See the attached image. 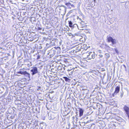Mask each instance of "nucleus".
<instances>
[{"label":"nucleus","mask_w":129,"mask_h":129,"mask_svg":"<svg viewBox=\"0 0 129 129\" xmlns=\"http://www.w3.org/2000/svg\"><path fill=\"white\" fill-rule=\"evenodd\" d=\"M57 49L60 50V48L59 47H57V48L54 47L52 48L49 51L48 54L49 55L50 57H53L55 54Z\"/></svg>","instance_id":"nucleus-1"},{"label":"nucleus","mask_w":129,"mask_h":129,"mask_svg":"<svg viewBox=\"0 0 129 129\" xmlns=\"http://www.w3.org/2000/svg\"><path fill=\"white\" fill-rule=\"evenodd\" d=\"M17 73L22 75H23L25 76L28 77L29 79L30 78V74L29 73H27L26 71H18Z\"/></svg>","instance_id":"nucleus-2"},{"label":"nucleus","mask_w":129,"mask_h":129,"mask_svg":"<svg viewBox=\"0 0 129 129\" xmlns=\"http://www.w3.org/2000/svg\"><path fill=\"white\" fill-rule=\"evenodd\" d=\"M88 54L87 55V58L89 59H91L92 58L94 59L95 57V54L94 53L90 52L88 53Z\"/></svg>","instance_id":"nucleus-3"},{"label":"nucleus","mask_w":129,"mask_h":129,"mask_svg":"<svg viewBox=\"0 0 129 129\" xmlns=\"http://www.w3.org/2000/svg\"><path fill=\"white\" fill-rule=\"evenodd\" d=\"M123 108L126 116L128 117L129 120V107L126 105H125Z\"/></svg>","instance_id":"nucleus-4"},{"label":"nucleus","mask_w":129,"mask_h":129,"mask_svg":"<svg viewBox=\"0 0 129 129\" xmlns=\"http://www.w3.org/2000/svg\"><path fill=\"white\" fill-rule=\"evenodd\" d=\"M107 39L108 42H111L113 45H114L116 43V40L115 39H113L111 36L107 37Z\"/></svg>","instance_id":"nucleus-5"},{"label":"nucleus","mask_w":129,"mask_h":129,"mask_svg":"<svg viewBox=\"0 0 129 129\" xmlns=\"http://www.w3.org/2000/svg\"><path fill=\"white\" fill-rule=\"evenodd\" d=\"M30 71L32 72L31 74L32 75H33L38 73L37 68L36 67H33Z\"/></svg>","instance_id":"nucleus-6"},{"label":"nucleus","mask_w":129,"mask_h":129,"mask_svg":"<svg viewBox=\"0 0 129 129\" xmlns=\"http://www.w3.org/2000/svg\"><path fill=\"white\" fill-rule=\"evenodd\" d=\"M120 89V87L119 86H116L115 88V91L113 94L112 95L114 96L117 95V94L119 92Z\"/></svg>","instance_id":"nucleus-7"},{"label":"nucleus","mask_w":129,"mask_h":129,"mask_svg":"<svg viewBox=\"0 0 129 129\" xmlns=\"http://www.w3.org/2000/svg\"><path fill=\"white\" fill-rule=\"evenodd\" d=\"M65 5L67 6L70 9H71L72 7L75 8V6L74 5L71 4L69 2L66 3Z\"/></svg>","instance_id":"nucleus-8"},{"label":"nucleus","mask_w":129,"mask_h":129,"mask_svg":"<svg viewBox=\"0 0 129 129\" xmlns=\"http://www.w3.org/2000/svg\"><path fill=\"white\" fill-rule=\"evenodd\" d=\"M86 24V23H85V22L81 21L80 24V28H81L83 27L86 28L87 26V25Z\"/></svg>","instance_id":"nucleus-9"},{"label":"nucleus","mask_w":129,"mask_h":129,"mask_svg":"<svg viewBox=\"0 0 129 129\" xmlns=\"http://www.w3.org/2000/svg\"><path fill=\"white\" fill-rule=\"evenodd\" d=\"M95 124L94 123L90 124L89 125H86L85 127H84V129H91L92 125H94L93 127H94Z\"/></svg>","instance_id":"nucleus-10"},{"label":"nucleus","mask_w":129,"mask_h":129,"mask_svg":"<svg viewBox=\"0 0 129 129\" xmlns=\"http://www.w3.org/2000/svg\"><path fill=\"white\" fill-rule=\"evenodd\" d=\"M4 55L3 52L0 51V62H3V59L4 57Z\"/></svg>","instance_id":"nucleus-11"},{"label":"nucleus","mask_w":129,"mask_h":129,"mask_svg":"<svg viewBox=\"0 0 129 129\" xmlns=\"http://www.w3.org/2000/svg\"><path fill=\"white\" fill-rule=\"evenodd\" d=\"M48 117L49 120H53L55 118V117L54 116L53 114H49L48 115Z\"/></svg>","instance_id":"nucleus-12"},{"label":"nucleus","mask_w":129,"mask_h":129,"mask_svg":"<svg viewBox=\"0 0 129 129\" xmlns=\"http://www.w3.org/2000/svg\"><path fill=\"white\" fill-rule=\"evenodd\" d=\"M24 62H27L28 63L27 65L29 67H30L32 65L31 62L29 61L28 59L24 60Z\"/></svg>","instance_id":"nucleus-13"},{"label":"nucleus","mask_w":129,"mask_h":129,"mask_svg":"<svg viewBox=\"0 0 129 129\" xmlns=\"http://www.w3.org/2000/svg\"><path fill=\"white\" fill-rule=\"evenodd\" d=\"M79 116L81 117L83 115L84 111L81 108H79Z\"/></svg>","instance_id":"nucleus-14"},{"label":"nucleus","mask_w":129,"mask_h":129,"mask_svg":"<svg viewBox=\"0 0 129 129\" xmlns=\"http://www.w3.org/2000/svg\"><path fill=\"white\" fill-rule=\"evenodd\" d=\"M76 27H77L78 28V29L79 30H81L83 29H82L81 28H80V27H79L76 24H74V25H73L72 26V27L71 28H74Z\"/></svg>","instance_id":"nucleus-15"},{"label":"nucleus","mask_w":129,"mask_h":129,"mask_svg":"<svg viewBox=\"0 0 129 129\" xmlns=\"http://www.w3.org/2000/svg\"><path fill=\"white\" fill-rule=\"evenodd\" d=\"M81 47H79V46H77L76 48V51L77 52H78L79 51H80L81 50Z\"/></svg>","instance_id":"nucleus-16"},{"label":"nucleus","mask_w":129,"mask_h":129,"mask_svg":"<svg viewBox=\"0 0 129 129\" xmlns=\"http://www.w3.org/2000/svg\"><path fill=\"white\" fill-rule=\"evenodd\" d=\"M106 58L108 59L110 57V55L109 53H107L105 54Z\"/></svg>","instance_id":"nucleus-17"},{"label":"nucleus","mask_w":129,"mask_h":129,"mask_svg":"<svg viewBox=\"0 0 129 129\" xmlns=\"http://www.w3.org/2000/svg\"><path fill=\"white\" fill-rule=\"evenodd\" d=\"M69 26L71 28L72 27L73 23L71 21H69Z\"/></svg>","instance_id":"nucleus-18"},{"label":"nucleus","mask_w":129,"mask_h":129,"mask_svg":"<svg viewBox=\"0 0 129 129\" xmlns=\"http://www.w3.org/2000/svg\"><path fill=\"white\" fill-rule=\"evenodd\" d=\"M86 123V122H81V124H80V125L81 126L82 125V126H85V124Z\"/></svg>","instance_id":"nucleus-19"},{"label":"nucleus","mask_w":129,"mask_h":129,"mask_svg":"<svg viewBox=\"0 0 129 129\" xmlns=\"http://www.w3.org/2000/svg\"><path fill=\"white\" fill-rule=\"evenodd\" d=\"M120 97L121 98H122V97L123 95V91H121L120 92Z\"/></svg>","instance_id":"nucleus-20"},{"label":"nucleus","mask_w":129,"mask_h":129,"mask_svg":"<svg viewBox=\"0 0 129 129\" xmlns=\"http://www.w3.org/2000/svg\"><path fill=\"white\" fill-rule=\"evenodd\" d=\"M77 68V67H73L72 68V69H68L67 70L68 71H70L72 70H73V71H74V70L75 68Z\"/></svg>","instance_id":"nucleus-21"},{"label":"nucleus","mask_w":129,"mask_h":129,"mask_svg":"<svg viewBox=\"0 0 129 129\" xmlns=\"http://www.w3.org/2000/svg\"><path fill=\"white\" fill-rule=\"evenodd\" d=\"M41 56L39 54H38L37 59L38 60L40 59V58Z\"/></svg>","instance_id":"nucleus-22"},{"label":"nucleus","mask_w":129,"mask_h":129,"mask_svg":"<svg viewBox=\"0 0 129 129\" xmlns=\"http://www.w3.org/2000/svg\"><path fill=\"white\" fill-rule=\"evenodd\" d=\"M65 80L66 81H69L70 80V79L67 77L65 78Z\"/></svg>","instance_id":"nucleus-23"},{"label":"nucleus","mask_w":129,"mask_h":129,"mask_svg":"<svg viewBox=\"0 0 129 129\" xmlns=\"http://www.w3.org/2000/svg\"><path fill=\"white\" fill-rule=\"evenodd\" d=\"M122 66L124 67V69H125V71L126 72L127 71V69L126 66L124 65V64H123Z\"/></svg>","instance_id":"nucleus-24"},{"label":"nucleus","mask_w":129,"mask_h":129,"mask_svg":"<svg viewBox=\"0 0 129 129\" xmlns=\"http://www.w3.org/2000/svg\"><path fill=\"white\" fill-rule=\"evenodd\" d=\"M3 54H4V58H8V55H5V53H3Z\"/></svg>","instance_id":"nucleus-25"},{"label":"nucleus","mask_w":129,"mask_h":129,"mask_svg":"<svg viewBox=\"0 0 129 129\" xmlns=\"http://www.w3.org/2000/svg\"><path fill=\"white\" fill-rule=\"evenodd\" d=\"M115 50L116 52L117 53H118V51L117 50V49L116 48H115L114 49Z\"/></svg>","instance_id":"nucleus-26"},{"label":"nucleus","mask_w":129,"mask_h":129,"mask_svg":"<svg viewBox=\"0 0 129 129\" xmlns=\"http://www.w3.org/2000/svg\"><path fill=\"white\" fill-rule=\"evenodd\" d=\"M61 7H63L64 8V9H65L66 10V9H67V7H66L65 6H64V5H62L61 6Z\"/></svg>","instance_id":"nucleus-27"},{"label":"nucleus","mask_w":129,"mask_h":129,"mask_svg":"<svg viewBox=\"0 0 129 129\" xmlns=\"http://www.w3.org/2000/svg\"><path fill=\"white\" fill-rule=\"evenodd\" d=\"M98 52H99L100 53H102V51L101 50H98Z\"/></svg>","instance_id":"nucleus-28"},{"label":"nucleus","mask_w":129,"mask_h":129,"mask_svg":"<svg viewBox=\"0 0 129 129\" xmlns=\"http://www.w3.org/2000/svg\"><path fill=\"white\" fill-rule=\"evenodd\" d=\"M4 49H4V48L2 47H0V50H4Z\"/></svg>","instance_id":"nucleus-29"},{"label":"nucleus","mask_w":129,"mask_h":129,"mask_svg":"<svg viewBox=\"0 0 129 129\" xmlns=\"http://www.w3.org/2000/svg\"><path fill=\"white\" fill-rule=\"evenodd\" d=\"M99 56L100 57L102 58L103 57V55L102 54L99 55Z\"/></svg>","instance_id":"nucleus-30"},{"label":"nucleus","mask_w":129,"mask_h":129,"mask_svg":"<svg viewBox=\"0 0 129 129\" xmlns=\"http://www.w3.org/2000/svg\"><path fill=\"white\" fill-rule=\"evenodd\" d=\"M73 10H72L71 11H69V12L70 14L73 12Z\"/></svg>","instance_id":"nucleus-31"},{"label":"nucleus","mask_w":129,"mask_h":129,"mask_svg":"<svg viewBox=\"0 0 129 129\" xmlns=\"http://www.w3.org/2000/svg\"><path fill=\"white\" fill-rule=\"evenodd\" d=\"M38 29L39 30H40L42 29V28L40 27H38Z\"/></svg>","instance_id":"nucleus-32"},{"label":"nucleus","mask_w":129,"mask_h":129,"mask_svg":"<svg viewBox=\"0 0 129 129\" xmlns=\"http://www.w3.org/2000/svg\"><path fill=\"white\" fill-rule=\"evenodd\" d=\"M64 10L65 11H64V15L66 13V11L67 10H66V9L65 10V9H64Z\"/></svg>","instance_id":"nucleus-33"},{"label":"nucleus","mask_w":129,"mask_h":129,"mask_svg":"<svg viewBox=\"0 0 129 129\" xmlns=\"http://www.w3.org/2000/svg\"><path fill=\"white\" fill-rule=\"evenodd\" d=\"M70 13H69V12L67 14V16H69L70 15Z\"/></svg>","instance_id":"nucleus-34"},{"label":"nucleus","mask_w":129,"mask_h":129,"mask_svg":"<svg viewBox=\"0 0 129 129\" xmlns=\"http://www.w3.org/2000/svg\"><path fill=\"white\" fill-rule=\"evenodd\" d=\"M77 18L79 19L81 21V19L80 18H79L78 17H77Z\"/></svg>","instance_id":"nucleus-35"},{"label":"nucleus","mask_w":129,"mask_h":129,"mask_svg":"<svg viewBox=\"0 0 129 129\" xmlns=\"http://www.w3.org/2000/svg\"><path fill=\"white\" fill-rule=\"evenodd\" d=\"M7 55L8 56H10L11 55H10V54L9 53H8L7 54Z\"/></svg>","instance_id":"nucleus-36"},{"label":"nucleus","mask_w":129,"mask_h":129,"mask_svg":"<svg viewBox=\"0 0 129 129\" xmlns=\"http://www.w3.org/2000/svg\"><path fill=\"white\" fill-rule=\"evenodd\" d=\"M72 118H73V119L74 120L75 119V117H72Z\"/></svg>","instance_id":"nucleus-37"},{"label":"nucleus","mask_w":129,"mask_h":129,"mask_svg":"<svg viewBox=\"0 0 129 129\" xmlns=\"http://www.w3.org/2000/svg\"><path fill=\"white\" fill-rule=\"evenodd\" d=\"M105 75H106V74L105 73H104V76H105Z\"/></svg>","instance_id":"nucleus-38"},{"label":"nucleus","mask_w":129,"mask_h":129,"mask_svg":"<svg viewBox=\"0 0 129 129\" xmlns=\"http://www.w3.org/2000/svg\"><path fill=\"white\" fill-rule=\"evenodd\" d=\"M73 73V71H72V72H71V74H72V73Z\"/></svg>","instance_id":"nucleus-39"},{"label":"nucleus","mask_w":129,"mask_h":129,"mask_svg":"<svg viewBox=\"0 0 129 129\" xmlns=\"http://www.w3.org/2000/svg\"><path fill=\"white\" fill-rule=\"evenodd\" d=\"M71 107H70L69 108V107H68V108L69 109H70V108H71Z\"/></svg>","instance_id":"nucleus-40"},{"label":"nucleus","mask_w":129,"mask_h":129,"mask_svg":"<svg viewBox=\"0 0 129 129\" xmlns=\"http://www.w3.org/2000/svg\"><path fill=\"white\" fill-rule=\"evenodd\" d=\"M41 47H41V46H40V48H39L41 49Z\"/></svg>","instance_id":"nucleus-41"},{"label":"nucleus","mask_w":129,"mask_h":129,"mask_svg":"<svg viewBox=\"0 0 129 129\" xmlns=\"http://www.w3.org/2000/svg\"><path fill=\"white\" fill-rule=\"evenodd\" d=\"M77 115H76V116H75V117H77Z\"/></svg>","instance_id":"nucleus-42"},{"label":"nucleus","mask_w":129,"mask_h":129,"mask_svg":"<svg viewBox=\"0 0 129 129\" xmlns=\"http://www.w3.org/2000/svg\"><path fill=\"white\" fill-rule=\"evenodd\" d=\"M94 0V2H95V1L96 0Z\"/></svg>","instance_id":"nucleus-43"},{"label":"nucleus","mask_w":129,"mask_h":129,"mask_svg":"<svg viewBox=\"0 0 129 129\" xmlns=\"http://www.w3.org/2000/svg\"><path fill=\"white\" fill-rule=\"evenodd\" d=\"M85 30V31H87V30L86 29Z\"/></svg>","instance_id":"nucleus-44"},{"label":"nucleus","mask_w":129,"mask_h":129,"mask_svg":"<svg viewBox=\"0 0 129 129\" xmlns=\"http://www.w3.org/2000/svg\"><path fill=\"white\" fill-rule=\"evenodd\" d=\"M77 119V118H76V119Z\"/></svg>","instance_id":"nucleus-45"}]
</instances>
